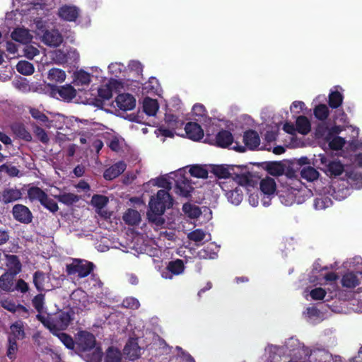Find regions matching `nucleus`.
<instances>
[{
    "label": "nucleus",
    "mask_w": 362,
    "mask_h": 362,
    "mask_svg": "<svg viewBox=\"0 0 362 362\" xmlns=\"http://www.w3.org/2000/svg\"><path fill=\"white\" fill-rule=\"evenodd\" d=\"M143 66L139 61L132 60L129 62L126 67V74L124 78H104L103 88H100L98 90H119L122 89H129L134 90L140 88L141 83L139 78L142 75Z\"/></svg>",
    "instance_id": "1"
},
{
    "label": "nucleus",
    "mask_w": 362,
    "mask_h": 362,
    "mask_svg": "<svg viewBox=\"0 0 362 362\" xmlns=\"http://www.w3.org/2000/svg\"><path fill=\"white\" fill-rule=\"evenodd\" d=\"M50 97L65 102H74L92 105L97 107L103 105L106 100L112 97V92H49Z\"/></svg>",
    "instance_id": "2"
},
{
    "label": "nucleus",
    "mask_w": 362,
    "mask_h": 362,
    "mask_svg": "<svg viewBox=\"0 0 362 362\" xmlns=\"http://www.w3.org/2000/svg\"><path fill=\"white\" fill-rule=\"evenodd\" d=\"M305 189L298 179L287 177L277 189L276 194L281 203L285 206L301 204L305 201Z\"/></svg>",
    "instance_id": "3"
},
{
    "label": "nucleus",
    "mask_w": 362,
    "mask_h": 362,
    "mask_svg": "<svg viewBox=\"0 0 362 362\" xmlns=\"http://www.w3.org/2000/svg\"><path fill=\"white\" fill-rule=\"evenodd\" d=\"M173 206V199L169 193L164 189L157 192L156 196L152 197L149 202V208L152 211L163 214L165 210Z\"/></svg>",
    "instance_id": "4"
},
{
    "label": "nucleus",
    "mask_w": 362,
    "mask_h": 362,
    "mask_svg": "<svg viewBox=\"0 0 362 362\" xmlns=\"http://www.w3.org/2000/svg\"><path fill=\"white\" fill-rule=\"evenodd\" d=\"M221 189L225 192L226 197L228 202L234 205H238L243 200V192L239 185L233 180L223 181L219 183Z\"/></svg>",
    "instance_id": "5"
},
{
    "label": "nucleus",
    "mask_w": 362,
    "mask_h": 362,
    "mask_svg": "<svg viewBox=\"0 0 362 362\" xmlns=\"http://www.w3.org/2000/svg\"><path fill=\"white\" fill-rule=\"evenodd\" d=\"M94 265L92 262L86 260L76 259L66 265V272L68 274H76L80 278L87 276L93 269Z\"/></svg>",
    "instance_id": "6"
},
{
    "label": "nucleus",
    "mask_w": 362,
    "mask_h": 362,
    "mask_svg": "<svg viewBox=\"0 0 362 362\" xmlns=\"http://www.w3.org/2000/svg\"><path fill=\"white\" fill-rule=\"evenodd\" d=\"M318 159L322 165V170L329 175H339L344 171V165L339 160H331L325 154H319Z\"/></svg>",
    "instance_id": "7"
},
{
    "label": "nucleus",
    "mask_w": 362,
    "mask_h": 362,
    "mask_svg": "<svg viewBox=\"0 0 362 362\" xmlns=\"http://www.w3.org/2000/svg\"><path fill=\"white\" fill-rule=\"evenodd\" d=\"M66 78V72L59 68H52L47 74L45 83L52 90H59V85L65 81Z\"/></svg>",
    "instance_id": "8"
},
{
    "label": "nucleus",
    "mask_w": 362,
    "mask_h": 362,
    "mask_svg": "<svg viewBox=\"0 0 362 362\" xmlns=\"http://www.w3.org/2000/svg\"><path fill=\"white\" fill-rule=\"evenodd\" d=\"M251 178V173L245 166L230 165V179L236 182V185L241 186L248 184Z\"/></svg>",
    "instance_id": "9"
},
{
    "label": "nucleus",
    "mask_w": 362,
    "mask_h": 362,
    "mask_svg": "<svg viewBox=\"0 0 362 362\" xmlns=\"http://www.w3.org/2000/svg\"><path fill=\"white\" fill-rule=\"evenodd\" d=\"M170 174L174 175V177H170V178L175 180L177 193L183 197L189 196L193 189L189 181L182 175L181 171Z\"/></svg>",
    "instance_id": "10"
},
{
    "label": "nucleus",
    "mask_w": 362,
    "mask_h": 362,
    "mask_svg": "<svg viewBox=\"0 0 362 362\" xmlns=\"http://www.w3.org/2000/svg\"><path fill=\"white\" fill-rule=\"evenodd\" d=\"M59 17L66 21H75L80 15V9L74 5L64 4L58 9Z\"/></svg>",
    "instance_id": "11"
},
{
    "label": "nucleus",
    "mask_w": 362,
    "mask_h": 362,
    "mask_svg": "<svg viewBox=\"0 0 362 362\" xmlns=\"http://www.w3.org/2000/svg\"><path fill=\"white\" fill-rule=\"evenodd\" d=\"M76 344L82 351H89L95 348V338L93 334L81 331L78 333Z\"/></svg>",
    "instance_id": "12"
},
{
    "label": "nucleus",
    "mask_w": 362,
    "mask_h": 362,
    "mask_svg": "<svg viewBox=\"0 0 362 362\" xmlns=\"http://www.w3.org/2000/svg\"><path fill=\"white\" fill-rule=\"evenodd\" d=\"M115 103L117 106L124 111L132 110L136 106V99L127 92L119 94L115 99Z\"/></svg>",
    "instance_id": "13"
},
{
    "label": "nucleus",
    "mask_w": 362,
    "mask_h": 362,
    "mask_svg": "<svg viewBox=\"0 0 362 362\" xmlns=\"http://www.w3.org/2000/svg\"><path fill=\"white\" fill-rule=\"evenodd\" d=\"M12 213L16 220L23 223L32 221L33 216L29 209L22 204H16L13 207Z\"/></svg>",
    "instance_id": "14"
},
{
    "label": "nucleus",
    "mask_w": 362,
    "mask_h": 362,
    "mask_svg": "<svg viewBox=\"0 0 362 362\" xmlns=\"http://www.w3.org/2000/svg\"><path fill=\"white\" fill-rule=\"evenodd\" d=\"M42 41L50 47H58L63 42V37L57 30H46L42 36Z\"/></svg>",
    "instance_id": "15"
},
{
    "label": "nucleus",
    "mask_w": 362,
    "mask_h": 362,
    "mask_svg": "<svg viewBox=\"0 0 362 362\" xmlns=\"http://www.w3.org/2000/svg\"><path fill=\"white\" fill-rule=\"evenodd\" d=\"M70 321L71 317L68 313H58L52 319V332L65 329L69 326Z\"/></svg>",
    "instance_id": "16"
},
{
    "label": "nucleus",
    "mask_w": 362,
    "mask_h": 362,
    "mask_svg": "<svg viewBox=\"0 0 362 362\" xmlns=\"http://www.w3.org/2000/svg\"><path fill=\"white\" fill-rule=\"evenodd\" d=\"M185 130L187 137L193 141H199L204 136V131L198 124L189 122L185 125Z\"/></svg>",
    "instance_id": "17"
},
{
    "label": "nucleus",
    "mask_w": 362,
    "mask_h": 362,
    "mask_svg": "<svg viewBox=\"0 0 362 362\" xmlns=\"http://www.w3.org/2000/svg\"><path fill=\"white\" fill-rule=\"evenodd\" d=\"M126 168L127 165L124 162L119 161L104 172V178L107 180H112L121 175Z\"/></svg>",
    "instance_id": "18"
},
{
    "label": "nucleus",
    "mask_w": 362,
    "mask_h": 362,
    "mask_svg": "<svg viewBox=\"0 0 362 362\" xmlns=\"http://www.w3.org/2000/svg\"><path fill=\"white\" fill-rule=\"evenodd\" d=\"M210 172L220 179H230V165H212L209 166Z\"/></svg>",
    "instance_id": "19"
},
{
    "label": "nucleus",
    "mask_w": 362,
    "mask_h": 362,
    "mask_svg": "<svg viewBox=\"0 0 362 362\" xmlns=\"http://www.w3.org/2000/svg\"><path fill=\"white\" fill-rule=\"evenodd\" d=\"M2 307L12 313H18L20 315L23 317L28 316V310L21 305H16L11 300H4L1 301Z\"/></svg>",
    "instance_id": "20"
},
{
    "label": "nucleus",
    "mask_w": 362,
    "mask_h": 362,
    "mask_svg": "<svg viewBox=\"0 0 362 362\" xmlns=\"http://www.w3.org/2000/svg\"><path fill=\"white\" fill-rule=\"evenodd\" d=\"M262 192L269 198L274 195L276 189V185L274 180L272 177H267L262 179L259 184Z\"/></svg>",
    "instance_id": "21"
},
{
    "label": "nucleus",
    "mask_w": 362,
    "mask_h": 362,
    "mask_svg": "<svg viewBox=\"0 0 362 362\" xmlns=\"http://www.w3.org/2000/svg\"><path fill=\"white\" fill-rule=\"evenodd\" d=\"M6 264L8 268V273L14 275L18 274L21 271V264L18 257L13 255H5Z\"/></svg>",
    "instance_id": "22"
},
{
    "label": "nucleus",
    "mask_w": 362,
    "mask_h": 362,
    "mask_svg": "<svg viewBox=\"0 0 362 362\" xmlns=\"http://www.w3.org/2000/svg\"><path fill=\"white\" fill-rule=\"evenodd\" d=\"M167 269L168 272L166 274L163 272L162 276L165 279H172V274L177 275L183 272L184 264L181 259H177L169 262Z\"/></svg>",
    "instance_id": "23"
},
{
    "label": "nucleus",
    "mask_w": 362,
    "mask_h": 362,
    "mask_svg": "<svg viewBox=\"0 0 362 362\" xmlns=\"http://www.w3.org/2000/svg\"><path fill=\"white\" fill-rule=\"evenodd\" d=\"M243 141L246 146L251 150L255 149L260 144L259 136L255 131L250 130L245 133Z\"/></svg>",
    "instance_id": "24"
},
{
    "label": "nucleus",
    "mask_w": 362,
    "mask_h": 362,
    "mask_svg": "<svg viewBox=\"0 0 362 362\" xmlns=\"http://www.w3.org/2000/svg\"><path fill=\"white\" fill-rule=\"evenodd\" d=\"M16 275L5 272L0 276V288L7 292H12L15 291L14 288V278Z\"/></svg>",
    "instance_id": "25"
},
{
    "label": "nucleus",
    "mask_w": 362,
    "mask_h": 362,
    "mask_svg": "<svg viewBox=\"0 0 362 362\" xmlns=\"http://www.w3.org/2000/svg\"><path fill=\"white\" fill-rule=\"evenodd\" d=\"M11 37L15 41L26 44L31 41L33 37L28 29L20 28L12 32Z\"/></svg>",
    "instance_id": "26"
},
{
    "label": "nucleus",
    "mask_w": 362,
    "mask_h": 362,
    "mask_svg": "<svg viewBox=\"0 0 362 362\" xmlns=\"http://www.w3.org/2000/svg\"><path fill=\"white\" fill-rule=\"evenodd\" d=\"M91 81V76L83 69L75 71L72 83L78 86H88Z\"/></svg>",
    "instance_id": "27"
},
{
    "label": "nucleus",
    "mask_w": 362,
    "mask_h": 362,
    "mask_svg": "<svg viewBox=\"0 0 362 362\" xmlns=\"http://www.w3.org/2000/svg\"><path fill=\"white\" fill-rule=\"evenodd\" d=\"M140 351L138 344L132 340L128 341L124 348V354L132 361L139 358L141 354Z\"/></svg>",
    "instance_id": "28"
},
{
    "label": "nucleus",
    "mask_w": 362,
    "mask_h": 362,
    "mask_svg": "<svg viewBox=\"0 0 362 362\" xmlns=\"http://www.w3.org/2000/svg\"><path fill=\"white\" fill-rule=\"evenodd\" d=\"M187 238L194 242L197 245H201L203 240L209 241L211 240V235L201 229H196L189 233Z\"/></svg>",
    "instance_id": "29"
},
{
    "label": "nucleus",
    "mask_w": 362,
    "mask_h": 362,
    "mask_svg": "<svg viewBox=\"0 0 362 362\" xmlns=\"http://www.w3.org/2000/svg\"><path fill=\"white\" fill-rule=\"evenodd\" d=\"M233 136L227 130H222L218 133L216 137V144L221 147H227L233 143Z\"/></svg>",
    "instance_id": "30"
},
{
    "label": "nucleus",
    "mask_w": 362,
    "mask_h": 362,
    "mask_svg": "<svg viewBox=\"0 0 362 362\" xmlns=\"http://www.w3.org/2000/svg\"><path fill=\"white\" fill-rule=\"evenodd\" d=\"M11 129L18 138L26 141H30L32 140L30 133L26 129L23 124L19 123L14 124L11 126Z\"/></svg>",
    "instance_id": "31"
},
{
    "label": "nucleus",
    "mask_w": 362,
    "mask_h": 362,
    "mask_svg": "<svg viewBox=\"0 0 362 362\" xmlns=\"http://www.w3.org/2000/svg\"><path fill=\"white\" fill-rule=\"evenodd\" d=\"M341 283L343 287L352 288L358 285L359 279L356 274L353 272H348L342 276Z\"/></svg>",
    "instance_id": "32"
},
{
    "label": "nucleus",
    "mask_w": 362,
    "mask_h": 362,
    "mask_svg": "<svg viewBox=\"0 0 362 362\" xmlns=\"http://www.w3.org/2000/svg\"><path fill=\"white\" fill-rule=\"evenodd\" d=\"M21 192L18 189H7L3 192L1 200L3 202L7 204L21 199Z\"/></svg>",
    "instance_id": "33"
},
{
    "label": "nucleus",
    "mask_w": 362,
    "mask_h": 362,
    "mask_svg": "<svg viewBox=\"0 0 362 362\" xmlns=\"http://www.w3.org/2000/svg\"><path fill=\"white\" fill-rule=\"evenodd\" d=\"M144 111L149 116H153L158 110V104L156 100L146 98L144 100Z\"/></svg>",
    "instance_id": "34"
},
{
    "label": "nucleus",
    "mask_w": 362,
    "mask_h": 362,
    "mask_svg": "<svg viewBox=\"0 0 362 362\" xmlns=\"http://www.w3.org/2000/svg\"><path fill=\"white\" fill-rule=\"evenodd\" d=\"M209 172H210L209 166L205 165H194L189 169L191 175L199 178L207 177Z\"/></svg>",
    "instance_id": "35"
},
{
    "label": "nucleus",
    "mask_w": 362,
    "mask_h": 362,
    "mask_svg": "<svg viewBox=\"0 0 362 362\" xmlns=\"http://www.w3.org/2000/svg\"><path fill=\"white\" fill-rule=\"evenodd\" d=\"M325 139L329 142V147L334 150L341 149L346 143L344 138L338 136L327 135Z\"/></svg>",
    "instance_id": "36"
},
{
    "label": "nucleus",
    "mask_w": 362,
    "mask_h": 362,
    "mask_svg": "<svg viewBox=\"0 0 362 362\" xmlns=\"http://www.w3.org/2000/svg\"><path fill=\"white\" fill-rule=\"evenodd\" d=\"M55 197L59 202L63 203L67 206H70L74 203H76L80 199V197L75 194L66 192L59 194Z\"/></svg>",
    "instance_id": "37"
},
{
    "label": "nucleus",
    "mask_w": 362,
    "mask_h": 362,
    "mask_svg": "<svg viewBox=\"0 0 362 362\" xmlns=\"http://www.w3.org/2000/svg\"><path fill=\"white\" fill-rule=\"evenodd\" d=\"M29 112L30 113L33 118H34L35 119L37 120L40 122L44 123L46 127H51V122L49 120L48 117L38 109L30 107Z\"/></svg>",
    "instance_id": "38"
},
{
    "label": "nucleus",
    "mask_w": 362,
    "mask_h": 362,
    "mask_svg": "<svg viewBox=\"0 0 362 362\" xmlns=\"http://www.w3.org/2000/svg\"><path fill=\"white\" fill-rule=\"evenodd\" d=\"M140 218L141 217L139 213L137 211L132 209H128L123 216L124 221L127 224L132 226L139 223Z\"/></svg>",
    "instance_id": "39"
},
{
    "label": "nucleus",
    "mask_w": 362,
    "mask_h": 362,
    "mask_svg": "<svg viewBox=\"0 0 362 362\" xmlns=\"http://www.w3.org/2000/svg\"><path fill=\"white\" fill-rule=\"evenodd\" d=\"M296 129L302 134H306L310 130V124L308 119L305 116H300L296 119Z\"/></svg>",
    "instance_id": "40"
},
{
    "label": "nucleus",
    "mask_w": 362,
    "mask_h": 362,
    "mask_svg": "<svg viewBox=\"0 0 362 362\" xmlns=\"http://www.w3.org/2000/svg\"><path fill=\"white\" fill-rule=\"evenodd\" d=\"M300 175L302 178L308 181L313 182L318 178L319 173L314 168L307 166L303 168L300 171Z\"/></svg>",
    "instance_id": "41"
},
{
    "label": "nucleus",
    "mask_w": 362,
    "mask_h": 362,
    "mask_svg": "<svg viewBox=\"0 0 362 362\" xmlns=\"http://www.w3.org/2000/svg\"><path fill=\"white\" fill-rule=\"evenodd\" d=\"M28 196L31 201H38L41 203L45 198L46 193L37 187H32L28 191Z\"/></svg>",
    "instance_id": "42"
},
{
    "label": "nucleus",
    "mask_w": 362,
    "mask_h": 362,
    "mask_svg": "<svg viewBox=\"0 0 362 362\" xmlns=\"http://www.w3.org/2000/svg\"><path fill=\"white\" fill-rule=\"evenodd\" d=\"M108 72L110 74L119 77L122 74L124 76L126 74V66L120 62H113L108 66Z\"/></svg>",
    "instance_id": "43"
},
{
    "label": "nucleus",
    "mask_w": 362,
    "mask_h": 362,
    "mask_svg": "<svg viewBox=\"0 0 362 362\" xmlns=\"http://www.w3.org/2000/svg\"><path fill=\"white\" fill-rule=\"evenodd\" d=\"M16 69L20 74L25 76L33 74L35 71L33 64L27 61H20L16 65Z\"/></svg>",
    "instance_id": "44"
},
{
    "label": "nucleus",
    "mask_w": 362,
    "mask_h": 362,
    "mask_svg": "<svg viewBox=\"0 0 362 362\" xmlns=\"http://www.w3.org/2000/svg\"><path fill=\"white\" fill-rule=\"evenodd\" d=\"M165 122L172 129H176L183 124L182 120L179 119L178 117L173 113L167 112L165 117Z\"/></svg>",
    "instance_id": "45"
},
{
    "label": "nucleus",
    "mask_w": 362,
    "mask_h": 362,
    "mask_svg": "<svg viewBox=\"0 0 362 362\" xmlns=\"http://www.w3.org/2000/svg\"><path fill=\"white\" fill-rule=\"evenodd\" d=\"M51 58L57 64H64L69 62L66 52H64L61 49H57L52 52Z\"/></svg>",
    "instance_id": "46"
},
{
    "label": "nucleus",
    "mask_w": 362,
    "mask_h": 362,
    "mask_svg": "<svg viewBox=\"0 0 362 362\" xmlns=\"http://www.w3.org/2000/svg\"><path fill=\"white\" fill-rule=\"evenodd\" d=\"M24 335L23 326L20 323L17 322L11 326V334L8 338H14L16 341L17 339H23Z\"/></svg>",
    "instance_id": "47"
},
{
    "label": "nucleus",
    "mask_w": 362,
    "mask_h": 362,
    "mask_svg": "<svg viewBox=\"0 0 362 362\" xmlns=\"http://www.w3.org/2000/svg\"><path fill=\"white\" fill-rule=\"evenodd\" d=\"M268 173L274 176H279L284 174V168L280 163H270L267 166Z\"/></svg>",
    "instance_id": "48"
},
{
    "label": "nucleus",
    "mask_w": 362,
    "mask_h": 362,
    "mask_svg": "<svg viewBox=\"0 0 362 362\" xmlns=\"http://www.w3.org/2000/svg\"><path fill=\"white\" fill-rule=\"evenodd\" d=\"M52 333L58 337V338L66 346V347L69 349H73L74 348V341L69 335L63 332H60V331L54 332Z\"/></svg>",
    "instance_id": "49"
},
{
    "label": "nucleus",
    "mask_w": 362,
    "mask_h": 362,
    "mask_svg": "<svg viewBox=\"0 0 362 362\" xmlns=\"http://www.w3.org/2000/svg\"><path fill=\"white\" fill-rule=\"evenodd\" d=\"M121 353L115 348L110 347L107 351L105 362H120Z\"/></svg>",
    "instance_id": "50"
},
{
    "label": "nucleus",
    "mask_w": 362,
    "mask_h": 362,
    "mask_svg": "<svg viewBox=\"0 0 362 362\" xmlns=\"http://www.w3.org/2000/svg\"><path fill=\"white\" fill-rule=\"evenodd\" d=\"M33 132L35 136L43 144H47L49 141V138L47 132L40 127L37 124L33 125Z\"/></svg>",
    "instance_id": "51"
},
{
    "label": "nucleus",
    "mask_w": 362,
    "mask_h": 362,
    "mask_svg": "<svg viewBox=\"0 0 362 362\" xmlns=\"http://www.w3.org/2000/svg\"><path fill=\"white\" fill-rule=\"evenodd\" d=\"M192 115L194 117V119L201 121L206 115V110L204 106L199 103L195 104L192 107Z\"/></svg>",
    "instance_id": "52"
},
{
    "label": "nucleus",
    "mask_w": 362,
    "mask_h": 362,
    "mask_svg": "<svg viewBox=\"0 0 362 362\" xmlns=\"http://www.w3.org/2000/svg\"><path fill=\"white\" fill-rule=\"evenodd\" d=\"M343 97L340 92H331L329 95V104L333 108L338 107L342 102Z\"/></svg>",
    "instance_id": "53"
},
{
    "label": "nucleus",
    "mask_w": 362,
    "mask_h": 362,
    "mask_svg": "<svg viewBox=\"0 0 362 362\" xmlns=\"http://www.w3.org/2000/svg\"><path fill=\"white\" fill-rule=\"evenodd\" d=\"M182 209L191 218H197L201 214V211L198 206L189 204H184Z\"/></svg>",
    "instance_id": "54"
},
{
    "label": "nucleus",
    "mask_w": 362,
    "mask_h": 362,
    "mask_svg": "<svg viewBox=\"0 0 362 362\" xmlns=\"http://www.w3.org/2000/svg\"><path fill=\"white\" fill-rule=\"evenodd\" d=\"M108 198L103 195H94L91 199V204L95 207L100 209L108 203Z\"/></svg>",
    "instance_id": "55"
},
{
    "label": "nucleus",
    "mask_w": 362,
    "mask_h": 362,
    "mask_svg": "<svg viewBox=\"0 0 362 362\" xmlns=\"http://www.w3.org/2000/svg\"><path fill=\"white\" fill-rule=\"evenodd\" d=\"M47 21L42 19V18H35L33 20L32 28H35L37 30V33L40 35L46 31Z\"/></svg>",
    "instance_id": "56"
},
{
    "label": "nucleus",
    "mask_w": 362,
    "mask_h": 362,
    "mask_svg": "<svg viewBox=\"0 0 362 362\" xmlns=\"http://www.w3.org/2000/svg\"><path fill=\"white\" fill-rule=\"evenodd\" d=\"M163 214L157 213L156 211H152L151 209L147 213L148 218L149 221L155 223L156 226H161L164 223V220L162 217Z\"/></svg>",
    "instance_id": "57"
},
{
    "label": "nucleus",
    "mask_w": 362,
    "mask_h": 362,
    "mask_svg": "<svg viewBox=\"0 0 362 362\" xmlns=\"http://www.w3.org/2000/svg\"><path fill=\"white\" fill-rule=\"evenodd\" d=\"M314 114L317 119L324 120L329 115L328 107L325 105H320L315 107Z\"/></svg>",
    "instance_id": "58"
},
{
    "label": "nucleus",
    "mask_w": 362,
    "mask_h": 362,
    "mask_svg": "<svg viewBox=\"0 0 362 362\" xmlns=\"http://www.w3.org/2000/svg\"><path fill=\"white\" fill-rule=\"evenodd\" d=\"M33 307L38 313H42L44 310L45 296L42 294H38L34 297L32 300Z\"/></svg>",
    "instance_id": "59"
},
{
    "label": "nucleus",
    "mask_w": 362,
    "mask_h": 362,
    "mask_svg": "<svg viewBox=\"0 0 362 362\" xmlns=\"http://www.w3.org/2000/svg\"><path fill=\"white\" fill-rule=\"evenodd\" d=\"M332 204V201L328 197L316 198L315 200V207L316 209L322 210L329 207Z\"/></svg>",
    "instance_id": "60"
},
{
    "label": "nucleus",
    "mask_w": 362,
    "mask_h": 362,
    "mask_svg": "<svg viewBox=\"0 0 362 362\" xmlns=\"http://www.w3.org/2000/svg\"><path fill=\"white\" fill-rule=\"evenodd\" d=\"M71 298L74 301H76L78 300L79 303H81V300H82L81 306L80 305L79 303L78 304L76 303V305L79 307V308H81V307H84V308L86 307L85 303L86 301V295L84 291H83L81 290L75 291L71 293Z\"/></svg>",
    "instance_id": "61"
},
{
    "label": "nucleus",
    "mask_w": 362,
    "mask_h": 362,
    "mask_svg": "<svg viewBox=\"0 0 362 362\" xmlns=\"http://www.w3.org/2000/svg\"><path fill=\"white\" fill-rule=\"evenodd\" d=\"M45 279V274L42 272H36L33 275V283L37 290H43V283Z\"/></svg>",
    "instance_id": "62"
},
{
    "label": "nucleus",
    "mask_w": 362,
    "mask_h": 362,
    "mask_svg": "<svg viewBox=\"0 0 362 362\" xmlns=\"http://www.w3.org/2000/svg\"><path fill=\"white\" fill-rule=\"evenodd\" d=\"M160 88L158 80L155 77H151L143 86V89L146 90H158Z\"/></svg>",
    "instance_id": "63"
},
{
    "label": "nucleus",
    "mask_w": 362,
    "mask_h": 362,
    "mask_svg": "<svg viewBox=\"0 0 362 362\" xmlns=\"http://www.w3.org/2000/svg\"><path fill=\"white\" fill-rule=\"evenodd\" d=\"M40 204L52 212H56L59 209L56 202L52 199L49 198L47 194Z\"/></svg>",
    "instance_id": "64"
}]
</instances>
